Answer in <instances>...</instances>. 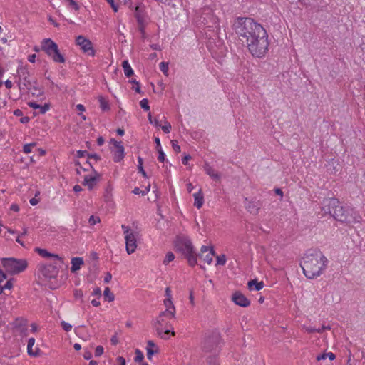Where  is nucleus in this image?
I'll return each instance as SVG.
<instances>
[{
	"instance_id": "25",
	"label": "nucleus",
	"mask_w": 365,
	"mask_h": 365,
	"mask_svg": "<svg viewBox=\"0 0 365 365\" xmlns=\"http://www.w3.org/2000/svg\"><path fill=\"white\" fill-rule=\"evenodd\" d=\"M122 66L123 68L124 73L127 77H130L133 75V70L128 61H124L122 63Z\"/></svg>"
},
{
	"instance_id": "20",
	"label": "nucleus",
	"mask_w": 365,
	"mask_h": 365,
	"mask_svg": "<svg viewBox=\"0 0 365 365\" xmlns=\"http://www.w3.org/2000/svg\"><path fill=\"white\" fill-rule=\"evenodd\" d=\"M19 74L21 76H24V86H27L29 85H31V81L28 78V76H29V72L27 71V68L25 66H21L18 68V70H17Z\"/></svg>"
},
{
	"instance_id": "19",
	"label": "nucleus",
	"mask_w": 365,
	"mask_h": 365,
	"mask_svg": "<svg viewBox=\"0 0 365 365\" xmlns=\"http://www.w3.org/2000/svg\"><path fill=\"white\" fill-rule=\"evenodd\" d=\"M83 264V260L81 257H73L71 259V272H76L81 269V266Z\"/></svg>"
},
{
	"instance_id": "27",
	"label": "nucleus",
	"mask_w": 365,
	"mask_h": 365,
	"mask_svg": "<svg viewBox=\"0 0 365 365\" xmlns=\"http://www.w3.org/2000/svg\"><path fill=\"white\" fill-rule=\"evenodd\" d=\"M112 190H113V188H112V186L110 185H109L106 190V192H105V194L103 195L104 197V200L106 202H111L113 201V193H112Z\"/></svg>"
},
{
	"instance_id": "5",
	"label": "nucleus",
	"mask_w": 365,
	"mask_h": 365,
	"mask_svg": "<svg viewBox=\"0 0 365 365\" xmlns=\"http://www.w3.org/2000/svg\"><path fill=\"white\" fill-rule=\"evenodd\" d=\"M176 249L182 252L188 264L194 267L197 264V254L190 240L185 236H178L175 240Z\"/></svg>"
},
{
	"instance_id": "22",
	"label": "nucleus",
	"mask_w": 365,
	"mask_h": 365,
	"mask_svg": "<svg viewBox=\"0 0 365 365\" xmlns=\"http://www.w3.org/2000/svg\"><path fill=\"white\" fill-rule=\"evenodd\" d=\"M247 286L250 290L255 289L257 291H259L264 287L263 282H257L256 279L250 280L247 283Z\"/></svg>"
},
{
	"instance_id": "29",
	"label": "nucleus",
	"mask_w": 365,
	"mask_h": 365,
	"mask_svg": "<svg viewBox=\"0 0 365 365\" xmlns=\"http://www.w3.org/2000/svg\"><path fill=\"white\" fill-rule=\"evenodd\" d=\"M98 101L100 103V107L103 111H107L110 109L108 101L103 96H99Z\"/></svg>"
},
{
	"instance_id": "53",
	"label": "nucleus",
	"mask_w": 365,
	"mask_h": 365,
	"mask_svg": "<svg viewBox=\"0 0 365 365\" xmlns=\"http://www.w3.org/2000/svg\"><path fill=\"white\" fill-rule=\"evenodd\" d=\"M171 143H172L173 149L176 153H180V145H178L176 143V141H175V140H172V141H171Z\"/></svg>"
},
{
	"instance_id": "34",
	"label": "nucleus",
	"mask_w": 365,
	"mask_h": 365,
	"mask_svg": "<svg viewBox=\"0 0 365 365\" xmlns=\"http://www.w3.org/2000/svg\"><path fill=\"white\" fill-rule=\"evenodd\" d=\"M138 169L139 172L142 173V175H143V177H145V178H148L147 174H146V172H145V170L143 169V159H142V158L138 157Z\"/></svg>"
},
{
	"instance_id": "49",
	"label": "nucleus",
	"mask_w": 365,
	"mask_h": 365,
	"mask_svg": "<svg viewBox=\"0 0 365 365\" xmlns=\"http://www.w3.org/2000/svg\"><path fill=\"white\" fill-rule=\"evenodd\" d=\"M161 128L163 132H165V133H168L170 132V130L171 129V125L170 123L165 122V125H163Z\"/></svg>"
},
{
	"instance_id": "60",
	"label": "nucleus",
	"mask_w": 365,
	"mask_h": 365,
	"mask_svg": "<svg viewBox=\"0 0 365 365\" xmlns=\"http://www.w3.org/2000/svg\"><path fill=\"white\" fill-rule=\"evenodd\" d=\"M112 279V274L110 272H107L106 277H104V282L108 283Z\"/></svg>"
},
{
	"instance_id": "6",
	"label": "nucleus",
	"mask_w": 365,
	"mask_h": 365,
	"mask_svg": "<svg viewBox=\"0 0 365 365\" xmlns=\"http://www.w3.org/2000/svg\"><path fill=\"white\" fill-rule=\"evenodd\" d=\"M1 262L6 272L11 275L19 274L28 267V262L25 259L4 257L1 259Z\"/></svg>"
},
{
	"instance_id": "54",
	"label": "nucleus",
	"mask_w": 365,
	"mask_h": 365,
	"mask_svg": "<svg viewBox=\"0 0 365 365\" xmlns=\"http://www.w3.org/2000/svg\"><path fill=\"white\" fill-rule=\"evenodd\" d=\"M87 158L88 160L91 159V158H93L94 160H96V161H98V160H99L101 159V157H100V155H98L96 153H88V156H87Z\"/></svg>"
},
{
	"instance_id": "8",
	"label": "nucleus",
	"mask_w": 365,
	"mask_h": 365,
	"mask_svg": "<svg viewBox=\"0 0 365 365\" xmlns=\"http://www.w3.org/2000/svg\"><path fill=\"white\" fill-rule=\"evenodd\" d=\"M121 227L125 240L126 251L128 255L133 254L137 248V237L138 233L125 225H123Z\"/></svg>"
},
{
	"instance_id": "43",
	"label": "nucleus",
	"mask_w": 365,
	"mask_h": 365,
	"mask_svg": "<svg viewBox=\"0 0 365 365\" xmlns=\"http://www.w3.org/2000/svg\"><path fill=\"white\" fill-rule=\"evenodd\" d=\"M83 166V167H81V169L83 170L84 171H88V170H89L90 168H93V165L90 163V161L88 160V158L86 160V162L84 163Z\"/></svg>"
},
{
	"instance_id": "1",
	"label": "nucleus",
	"mask_w": 365,
	"mask_h": 365,
	"mask_svg": "<svg viewBox=\"0 0 365 365\" xmlns=\"http://www.w3.org/2000/svg\"><path fill=\"white\" fill-rule=\"evenodd\" d=\"M322 210L325 213H329L337 221L346 224L359 222L361 219L354 209L341 205L336 198L324 200Z\"/></svg>"
},
{
	"instance_id": "62",
	"label": "nucleus",
	"mask_w": 365,
	"mask_h": 365,
	"mask_svg": "<svg viewBox=\"0 0 365 365\" xmlns=\"http://www.w3.org/2000/svg\"><path fill=\"white\" fill-rule=\"evenodd\" d=\"M155 144H156V149H157V150H163L162 148H161L160 141L159 138H155Z\"/></svg>"
},
{
	"instance_id": "16",
	"label": "nucleus",
	"mask_w": 365,
	"mask_h": 365,
	"mask_svg": "<svg viewBox=\"0 0 365 365\" xmlns=\"http://www.w3.org/2000/svg\"><path fill=\"white\" fill-rule=\"evenodd\" d=\"M35 252H37L38 254H39L42 257H44V258L53 257V258H55V259H56L58 260H60V261L62 260V258L59 255L51 253V252H49L46 249H42V248H40V247H36L35 248Z\"/></svg>"
},
{
	"instance_id": "7",
	"label": "nucleus",
	"mask_w": 365,
	"mask_h": 365,
	"mask_svg": "<svg viewBox=\"0 0 365 365\" xmlns=\"http://www.w3.org/2000/svg\"><path fill=\"white\" fill-rule=\"evenodd\" d=\"M41 50L52 58L56 63L65 62L64 56L60 53L58 45L51 38H45L41 42Z\"/></svg>"
},
{
	"instance_id": "31",
	"label": "nucleus",
	"mask_w": 365,
	"mask_h": 365,
	"mask_svg": "<svg viewBox=\"0 0 365 365\" xmlns=\"http://www.w3.org/2000/svg\"><path fill=\"white\" fill-rule=\"evenodd\" d=\"M164 304L166 307V309H169V311H173V314L175 315V307L173 304L171 298H166L164 300Z\"/></svg>"
},
{
	"instance_id": "4",
	"label": "nucleus",
	"mask_w": 365,
	"mask_h": 365,
	"mask_svg": "<svg viewBox=\"0 0 365 365\" xmlns=\"http://www.w3.org/2000/svg\"><path fill=\"white\" fill-rule=\"evenodd\" d=\"M250 53L255 57L262 58L268 51L269 42L265 29L246 43Z\"/></svg>"
},
{
	"instance_id": "63",
	"label": "nucleus",
	"mask_w": 365,
	"mask_h": 365,
	"mask_svg": "<svg viewBox=\"0 0 365 365\" xmlns=\"http://www.w3.org/2000/svg\"><path fill=\"white\" fill-rule=\"evenodd\" d=\"M30 120V118L28 116L21 117L20 119V122L23 124H26L29 123Z\"/></svg>"
},
{
	"instance_id": "51",
	"label": "nucleus",
	"mask_w": 365,
	"mask_h": 365,
	"mask_svg": "<svg viewBox=\"0 0 365 365\" xmlns=\"http://www.w3.org/2000/svg\"><path fill=\"white\" fill-rule=\"evenodd\" d=\"M89 153L86 150H78L77 151V153H76V156L77 158H83L84 156H88V154Z\"/></svg>"
},
{
	"instance_id": "32",
	"label": "nucleus",
	"mask_w": 365,
	"mask_h": 365,
	"mask_svg": "<svg viewBox=\"0 0 365 365\" xmlns=\"http://www.w3.org/2000/svg\"><path fill=\"white\" fill-rule=\"evenodd\" d=\"M327 357H329L330 360H334L336 358V356L332 352L324 353L322 355L317 356V360L320 361L322 359H325Z\"/></svg>"
},
{
	"instance_id": "30",
	"label": "nucleus",
	"mask_w": 365,
	"mask_h": 365,
	"mask_svg": "<svg viewBox=\"0 0 365 365\" xmlns=\"http://www.w3.org/2000/svg\"><path fill=\"white\" fill-rule=\"evenodd\" d=\"M103 297L106 301L113 302L114 300V294L110 292L109 287H106L104 289Z\"/></svg>"
},
{
	"instance_id": "2",
	"label": "nucleus",
	"mask_w": 365,
	"mask_h": 365,
	"mask_svg": "<svg viewBox=\"0 0 365 365\" xmlns=\"http://www.w3.org/2000/svg\"><path fill=\"white\" fill-rule=\"evenodd\" d=\"M327 263V259L320 250H309L304 255L300 266L308 279H314L322 273Z\"/></svg>"
},
{
	"instance_id": "17",
	"label": "nucleus",
	"mask_w": 365,
	"mask_h": 365,
	"mask_svg": "<svg viewBox=\"0 0 365 365\" xmlns=\"http://www.w3.org/2000/svg\"><path fill=\"white\" fill-rule=\"evenodd\" d=\"M135 17L137 19L138 24L146 25L148 23L147 17L143 13V9L140 6H137L135 9Z\"/></svg>"
},
{
	"instance_id": "58",
	"label": "nucleus",
	"mask_w": 365,
	"mask_h": 365,
	"mask_svg": "<svg viewBox=\"0 0 365 365\" xmlns=\"http://www.w3.org/2000/svg\"><path fill=\"white\" fill-rule=\"evenodd\" d=\"M92 294L93 296H97L98 298L101 297V290L99 287H96L93 289Z\"/></svg>"
},
{
	"instance_id": "13",
	"label": "nucleus",
	"mask_w": 365,
	"mask_h": 365,
	"mask_svg": "<svg viewBox=\"0 0 365 365\" xmlns=\"http://www.w3.org/2000/svg\"><path fill=\"white\" fill-rule=\"evenodd\" d=\"M232 300L236 305L242 307H247L250 304V301L240 292L233 293Z\"/></svg>"
},
{
	"instance_id": "39",
	"label": "nucleus",
	"mask_w": 365,
	"mask_h": 365,
	"mask_svg": "<svg viewBox=\"0 0 365 365\" xmlns=\"http://www.w3.org/2000/svg\"><path fill=\"white\" fill-rule=\"evenodd\" d=\"M36 145V143H29L24 145L23 151L25 153H29L31 152V149L33 147H35Z\"/></svg>"
},
{
	"instance_id": "48",
	"label": "nucleus",
	"mask_w": 365,
	"mask_h": 365,
	"mask_svg": "<svg viewBox=\"0 0 365 365\" xmlns=\"http://www.w3.org/2000/svg\"><path fill=\"white\" fill-rule=\"evenodd\" d=\"M157 352H158V349L154 351L153 349H151L150 347H147V357H148V359H151L153 355L154 354V353H157Z\"/></svg>"
},
{
	"instance_id": "18",
	"label": "nucleus",
	"mask_w": 365,
	"mask_h": 365,
	"mask_svg": "<svg viewBox=\"0 0 365 365\" xmlns=\"http://www.w3.org/2000/svg\"><path fill=\"white\" fill-rule=\"evenodd\" d=\"M124 155V148L122 145L121 142H117L115 140V162L123 160Z\"/></svg>"
},
{
	"instance_id": "46",
	"label": "nucleus",
	"mask_w": 365,
	"mask_h": 365,
	"mask_svg": "<svg viewBox=\"0 0 365 365\" xmlns=\"http://www.w3.org/2000/svg\"><path fill=\"white\" fill-rule=\"evenodd\" d=\"M145 25H139L138 26V30L141 34V38L145 39L146 38V33L145 31Z\"/></svg>"
},
{
	"instance_id": "56",
	"label": "nucleus",
	"mask_w": 365,
	"mask_h": 365,
	"mask_svg": "<svg viewBox=\"0 0 365 365\" xmlns=\"http://www.w3.org/2000/svg\"><path fill=\"white\" fill-rule=\"evenodd\" d=\"M28 106L30 107V108H32L34 109H39L40 108V104H38L37 103L34 102V101H30L28 103Z\"/></svg>"
},
{
	"instance_id": "61",
	"label": "nucleus",
	"mask_w": 365,
	"mask_h": 365,
	"mask_svg": "<svg viewBox=\"0 0 365 365\" xmlns=\"http://www.w3.org/2000/svg\"><path fill=\"white\" fill-rule=\"evenodd\" d=\"M117 361L118 362V365H125L126 364L125 359L122 356H118L117 358Z\"/></svg>"
},
{
	"instance_id": "36",
	"label": "nucleus",
	"mask_w": 365,
	"mask_h": 365,
	"mask_svg": "<svg viewBox=\"0 0 365 365\" xmlns=\"http://www.w3.org/2000/svg\"><path fill=\"white\" fill-rule=\"evenodd\" d=\"M171 334L172 336H175V332L173 331H171L170 329H167L164 331V329L163 328V334L162 335H158L159 336H160L162 339H168V335Z\"/></svg>"
},
{
	"instance_id": "3",
	"label": "nucleus",
	"mask_w": 365,
	"mask_h": 365,
	"mask_svg": "<svg viewBox=\"0 0 365 365\" xmlns=\"http://www.w3.org/2000/svg\"><path fill=\"white\" fill-rule=\"evenodd\" d=\"M233 28L240 41L247 43L264 29L252 19L239 17L233 24Z\"/></svg>"
},
{
	"instance_id": "35",
	"label": "nucleus",
	"mask_w": 365,
	"mask_h": 365,
	"mask_svg": "<svg viewBox=\"0 0 365 365\" xmlns=\"http://www.w3.org/2000/svg\"><path fill=\"white\" fill-rule=\"evenodd\" d=\"M144 359V355L141 351L139 349L135 350V362H142Z\"/></svg>"
},
{
	"instance_id": "50",
	"label": "nucleus",
	"mask_w": 365,
	"mask_h": 365,
	"mask_svg": "<svg viewBox=\"0 0 365 365\" xmlns=\"http://www.w3.org/2000/svg\"><path fill=\"white\" fill-rule=\"evenodd\" d=\"M13 278L9 279L4 285V288H5V289H11L13 287Z\"/></svg>"
},
{
	"instance_id": "37",
	"label": "nucleus",
	"mask_w": 365,
	"mask_h": 365,
	"mask_svg": "<svg viewBox=\"0 0 365 365\" xmlns=\"http://www.w3.org/2000/svg\"><path fill=\"white\" fill-rule=\"evenodd\" d=\"M160 69L165 76H168V63L161 62L160 63Z\"/></svg>"
},
{
	"instance_id": "14",
	"label": "nucleus",
	"mask_w": 365,
	"mask_h": 365,
	"mask_svg": "<svg viewBox=\"0 0 365 365\" xmlns=\"http://www.w3.org/2000/svg\"><path fill=\"white\" fill-rule=\"evenodd\" d=\"M205 173L214 180L220 181V174L212 168L208 163H205L203 166Z\"/></svg>"
},
{
	"instance_id": "41",
	"label": "nucleus",
	"mask_w": 365,
	"mask_h": 365,
	"mask_svg": "<svg viewBox=\"0 0 365 365\" xmlns=\"http://www.w3.org/2000/svg\"><path fill=\"white\" fill-rule=\"evenodd\" d=\"M216 259H217V264H220V265L225 264L226 257L224 255L217 256Z\"/></svg>"
},
{
	"instance_id": "28",
	"label": "nucleus",
	"mask_w": 365,
	"mask_h": 365,
	"mask_svg": "<svg viewBox=\"0 0 365 365\" xmlns=\"http://www.w3.org/2000/svg\"><path fill=\"white\" fill-rule=\"evenodd\" d=\"M96 180V177L91 175H86L84 177L83 185H88L89 190H92L93 187V183Z\"/></svg>"
},
{
	"instance_id": "40",
	"label": "nucleus",
	"mask_w": 365,
	"mask_h": 365,
	"mask_svg": "<svg viewBox=\"0 0 365 365\" xmlns=\"http://www.w3.org/2000/svg\"><path fill=\"white\" fill-rule=\"evenodd\" d=\"M210 250V249L209 247L205 246V245L202 246V247L200 249V253L198 255L197 254V257L202 258L203 254L209 252Z\"/></svg>"
},
{
	"instance_id": "38",
	"label": "nucleus",
	"mask_w": 365,
	"mask_h": 365,
	"mask_svg": "<svg viewBox=\"0 0 365 365\" xmlns=\"http://www.w3.org/2000/svg\"><path fill=\"white\" fill-rule=\"evenodd\" d=\"M140 106L144 110L148 111L150 110L148 100L146 98H143L140 101Z\"/></svg>"
},
{
	"instance_id": "33",
	"label": "nucleus",
	"mask_w": 365,
	"mask_h": 365,
	"mask_svg": "<svg viewBox=\"0 0 365 365\" xmlns=\"http://www.w3.org/2000/svg\"><path fill=\"white\" fill-rule=\"evenodd\" d=\"M175 259V255L173 252H168L166 254L165 258L163 260V264L165 265L168 264L170 262L173 261Z\"/></svg>"
},
{
	"instance_id": "10",
	"label": "nucleus",
	"mask_w": 365,
	"mask_h": 365,
	"mask_svg": "<svg viewBox=\"0 0 365 365\" xmlns=\"http://www.w3.org/2000/svg\"><path fill=\"white\" fill-rule=\"evenodd\" d=\"M175 316L173 311H169V309H165L159 314L153 323V328L157 331L158 335L163 334V327L166 323L165 319L174 318Z\"/></svg>"
},
{
	"instance_id": "44",
	"label": "nucleus",
	"mask_w": 365,
	"mask_h": 365,
	"mask_svg": "<svg viewBox=\"0 0 365 365\" xmlns=\"http://www.w3.org/2000/svg\"><path fill=\"white\" fill-rule=\"evenodd\" d=\"M50 108V104L49 103H45L43 106L40 105V113L44 114L46 111H48Z\"/></svg>"
},
{
	"instance_id": "42",
	"label": "nucleus",
	"mask_w": 365,
	"mask_h": 365,
	"mask_svg": "<svg viewBox=\"0 0 365 365\" xmlns=\"http://www.w3.org/2000/svg\"><path fill=\"white\" fill-rule=\"evenodd\" d=\"M100 222V218L98 217H95L93 215L90 216L88 219V222L91 225H94L97 222Z\"/></svg>"
},
{
	"instance_id": "9",
	"label": "nucleus",
	"mask_w": 365,
	"mask_h": 365,
	"mask_svg": "<svg viewBox=\"0 0 365 365\" xmlns=\"http://www.w3.org/2000/svg\"><path fill=\"white\" fill-rule=\"evenodd\" d=\"M58 274V269L56 265L49 264H39L37 267V274L39 279H54Z\"/></svg>"
},
{
	"instance_id": "21",
	"label": "nucleus",
	"mask_w": 365,
	"mask_h": 365,
	"mask_svg": "<svg viewBox=\"0 0 365 365\" xmlns=\"http://www.w3.org/2000/svg\"><path fill=\"white\" fill-rule=\"evenodd\" d=\"M193 197L195 198L194 205L197 208L200 209V207H202L204 202V197L202 190H200L197 192L195 193L193 195Z\"/></svg>"
},
{
	"instance_id": "23",
	"label": "nucleus",
	"mask_w": 365,
	"mask_h": 365,
	"mask_svg": "<svg viewBox=\"0 0 365 365\" xmlns=\"http://www.w3.org/2000/svg\"><path fill=\"white\" fill-rule=\"evenodd\" d=\"M215 255V252L212 248H210L209 252L203 254L202 258H200L202 259L207 264H210L212 262L213 257Z\"/></svg>"
},
{
	"instance_id": "11",
	"label": "nucleus",
	"mask_w": 365,
	"mask_h": 365,
	"mask_svg": "<svg viewBox=\"0 0 365 365\" xmlns=\"http://www.w3.org/2000/svg\"><path fill=\"white\" fill-rule=\"evenodd\" d=\"M76 43L77 45L81 46V48L83 51L84 53H88V55L93 56L95 54V51L93 48L92 43L90 40L86 38L83 36H78L76 37Z\"/></svg>"
},
{
	"instance_id": "45",
	"label": "nucleus",
	"mask_w": 365,
	"mask_h": 365,
	"mask_svg": "<svg viewBox=\"0 0 365 365\" xmlns=\"http://www.w3.org/2000/svg\"><path fill=\"white\" fill-rule=\"evenodd\" d=\"M103 353V347L102 346H98L95 349V356L98 357Z\"/></svg>"
},
{
	"instance_id": "24",
	"label": "nucleus",
	"mask_w": 365,
	"mask_h": 365,
	"mask_svg": "<svg viewBox=\"0 0 365 365\" xmlns=\"http://www.w3.org/2000/svg\"><path fill=\"white\" fill-rule=\"evenodd\" d=\"M35 343V339L34 338H30L28 341L27 350L28 354L30 356H36L38 355L39 349L37 348L36 351H33L32 346Z\"/></svg>"
},
{
	"instance_id": "47",
	"label": "nucleus",
	"mask_w": 365,
	"mask_h": 365,
	"mask_svg": "<svg viewBox=\"0 0 365 365\" xmlns=\"http://www.w3.org/2000/svg\"><path fill=\"white\" fill-rule=\"evenodd\" d=\"M61 326H62V328L66 331H69L71 330L72 329V326L69 324V323H67L64 321H62L61 322Z\"/></svg>"
},
{
	"instance_id": "12",
	"label": "nucleus",
	"mask_w": 365,
	"mask_h": 365,
	"mask_svg": "<svg viewBox=\"0 0 365 365\" xmlns=\"http://www.w3.org/2000/svg\"><path fill=\"white\" fill-rule=\"evenodd\" d=\"M219 342V335L214 334L206 339L204 342L203 349L205 351H217Z\"/></svg>"
},
{
	"instance_id": "52",
	"label": "nucleus",
	"mask_w": 365,
	"mask_h": 365,
	"mask_svg": "<svg viewBox=\"0 0 365 365\" xmlns=\"http://www.w3.org/2000/svg\"><path fill=\"white\" fill-rule=\"evenodd\" d=\"M66 1L69 2L70 6H71L73 9H75L76 11H78L79 9V6L75 0H66Z\"/></svg>"
},
{
	"instance_id": "59",
	"label": "nucleus",
	"mask_w": 365,
	"mask_h": 365,
	"mask_svg": "<svg viewBox=\"0 0 365 365\" xmlns=\"http://www.w3.org/2000/svg\"><path fill=\"white\" fill-rule=\"evenodd\" d=\"M92 357V353L90 351H85L83 353V358L86 360H89Z\"/></svg>"
},
{
	"instance_id": "26",
	"label": "nucleus",
	"mask_w": 365,
	"mask_h": 365,
	"mask_svg": "<svg viewBox=\"0 0 365 365\" xmlns=\"http://www.w3.org/2000/svg\"><path fill=\"white\" fill-rule=\"evenodd\" d=\"M33 83V86H32V88L34 90V91H38V93H32V96H36V97H40L41 96H43L44 94V91L43 88H39L37 85H38V81L37 80H34V81H31V84Z\"/></svg>"
},
{
	"instance_id": "57",
	"label": "nucleus",
	"mask_w": 365,
	"mask_h": 365,
	"mask_svg": "<svg viewBox=\"0 0 365 365\" xmlns=\"http://www.w3.org/2000/svg\"><path fill=\"white\" fill-rule=\"evenodd\" d=\"M39 194V192H38L36 195H35V197L31 198L29 201L30 204L33 206L34 205H36L39 200L38 199L36 198V197Z\"/></svg>"
},
{
	"instance_id": "55",
	"label": "nucleus",
	"mask_w": 365,
	"mask_h": 365,
	"mask_svg": "<svg viewBox=\"0 0 365 365\" xmlns=\"http://www.w3.org/2000/svg\"><path fill=\"white\" fill-rule=\"evenodd\" d=\"M158 160L160 161V162H163L165 160V155L163 152V150H158Z\"/></svg>"
},
{
	"instance_id": "64",
	"label": "nucleus",
	"mask_w": 365,
	"mask_h": 365,
	"mask_svg": "<svg viewBox=\"0 0 365 365\" xmlns=\"http://www.w3.org/2000/svg\"><path fill=\"white\" fill-rule=\"evenodd\" d=\"M191 159V156L187 155H185L182 159V163L184 164V165H187V162L188 160Z\"/></svg>"
},
{
	"instance_id": "15",
	"label": "nucleus",
	"mask_w": 365,
	"mask_h": 365,
	"mask_svg": "<svg viewBox=\"0 0 365 365\" xmlns=\"http://www.w3.org/2000/svg\"><path fill=\"white\" fill-rule=\"evenodd\" d=\"M260 207V202L259 200H256L255 199L254 200L249 201L246 205V208L247 210L253 215H257L258 213Z\"/></svg>"
}]
</instances>
